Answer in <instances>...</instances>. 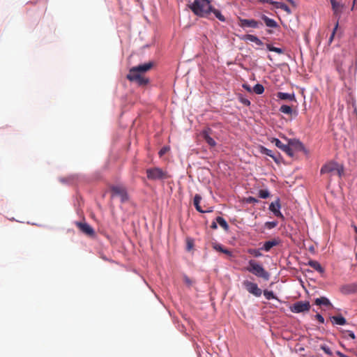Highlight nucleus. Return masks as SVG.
I'll return each mask as SVG.
<instances>
[{"label": "nucleus", "mask_w": 357, "mask_h": 357, "mask_svg": "<svg viewBox=\"0 0 357 357\" xmlns=\"http://www.w3.org/2000/svg\"><path fill=\"white\" fill-rule=\"evenodd\" d=\"M189 8L197 16L207 17L211 13V4L209 0H194L188 3Z\"/></svg>", "instance_id": "1"}, {"label": "nucleus", "mask_w": 357, "mask_h": 357, "mask_svg": "<svg viewBox=\"0 0 357 357\" xmlns=\"http://www.w3.org/2000/svg\"><path fill=\"white\" fill-rule=\"evenodd\" d=\"M244 269L258 278H261L265 280H269L270 274L268 272L264 269L262 265L255 260H250L248 266L245 267Z\"/></svg>", "instance_id": "2"}, {"label": "nucleus", "mask_w": 357, "mask_h": 357, "mask_svg": "<svg viewBox=\"0 0 357 357\" xmlns=\"http://www.w3.org/2000/svg\"><path fill=\"white\" fill-rule=\"evenodd\" d=\"M344 169L342 165L331 161L322 166L320 172L321 174H337L339 177H341L344 174Z\"/></svg>", "instance_id": "3"}, {"label": "nucleus", "mask_w": 357, "mask_h": 357, "mask_svg": "<svg viewBox=\"0 0 357 357\" xmlns=\"http://www.w3.org/2000/svg\"><path fill=\"white\" fill-rule=\"evenodd\" d=\"M146 173L147 178L151 181L165 180L170 178L167 171L158 167L147 169Z\"/></svg>", "instance_id": "4"}, {"label": "nucleus", "mask_w": 357, "mask_h": 357, "mask_svg": "<svg viewBox=\"0 0 357 357\" xmlns=\"http://www.w3.org/2000/svg\"><path fill=\"white\" fill-rule=\"evenodd\" d=\"M126 77L129 81L135 82L139 86H144L149 82V78L133 68L130 69Z\"/></svg>", "instance_id": "5"}, {"label": "nucleus", "mask_w": 357, "mask_h": 357, "mask_svg": "<svg viewBox=\"0 0 357 357\" xmlns=\"http://www.w3.org/2000/svg\"><path fill=\"white\" fill-rule=\"evenodd\" d=\"M242 284L250 294L254 295L256 297L261 296L262 291L260 288H259L257 284L245 280L243 282Z\"/></svg>", "instance_id": "6"}, {"label": "nucleus", "mask_w": 357, "mask_h": 357, "mask_svg": "<svg viewBox=\"0 0 357 357\" xmlns=\"http://www.w3.org/2000/svg\"><path fill=\"white\" fill-rule=\"evenodd\" d=\"M238 25L243 29L248 27L257 29L261 26L263 24L253 19H243L238 17Z\"/></svg>", "instance_id": "7"}, {"label": "nucleus", "mask_w": 357, "mask_h": 357, "mask_svg": "<svg viewBox=\"0 0 357 357\" xmlns=\"http://www.w3.org/2000/svg\"><path fill=\"white\" fill-rule=\"evenodd\" d=\"M310 309V304L309 301H298L291 307V311L294 313L308 312Z\"/></svg>", "instance_id": "8"}, {"label": "nucleus", "mask_w": 357, "mask_h": 357, "mask_svg": "<svg viewBox=\"0 0 357 357\" xmlns=\"http://www.w3.org/2000/svg\"><path fill=\"white\" fill-rule=\"evenodd\" d=\"M111 191L112 193V197L119 196L121 198L122 202H125L128 199V196L127 194L126 189L123 186H112L111 188Z\"/></svg>", "instance_id": "9"}, {"label": "nucleus", "mask_w": 357, "mask_h": 357, "mask_svg": "<svg viewBox=\"0 0 357 357\" xmlns=\"http://www.w3.org/2000/svg\"><path fill=\"white\" fill-rule=\"evenodd\" d=\"M77 227L84 234L89 236H93L95 235L94 229L85 222H76Z\"/></svg>", "instance_id": "10"}, {"label": "nucleus", "mask_w": 357, "mask_h": 357, "mask_svg": "<svg viewBox=\"0 0 357 357\" xmlns=\"http://www.w3.org/2000/svg\"><path fill=\"white\" fill-rule=\"evenodd\" d=\"M212 130L207 128L203 130L201 132V136L206 141V142L211 146L214 147L216 146V142L213 138L211 137Z\"/></svg>", "instance_id": "11"}, {"label": "nucleus", "mask_w": 357, "mask_h": 357, "mask_svg": "<svg viewBox=\"0 0 357 357\" xmlns=\"http://www.w3.org/2000/svg\"><path fill=\"white\" fill-rule=\"evenodd\" d=\"M272 143H274L275 145L279 148L280 150L286 153L289 156H293L294 153L292 149L290 148L289 144H284L281 141H280L277 138H273L271 140Z\"/></svg>", "instance_id": "12"}, {"label": "nucleus", "mask_w": 357, "mask_h": 357, "mask_svg": "<svg viewBox=\"0 0 357 357\" xmlns=\"http://www.w3.org/2000/svg\"><path fill=\"white\" fill-rule=\"evenodd\" d=\"M280 199H278L275 202H272L270 204L269 210L272 211L276 217L284 219V215L280 211Z\"/></svg>", "instance_id": "13"}, {"label": "nucleus", "mask_w": 357, "mask_h": 357, "mask_svg": "<svg viewBox=\"0 0 357 357\" xmlns=\"http://www.w3.org/2000/svg\"><path fill=\"white\" fill-rule=\"evenodd\" d=\"M340 291L343 294H354L357 291V284H347L342 285L340 288Z\"/></svg>", "instance_id": "14"}, {"label": "nucleus", "mask_w": 357, "mask_h": 357, "mask_svg": "<svg viewBox=\"0 0 357 357\" xmlns=\"http://www.w3.org/2000/svg\"><path fill=\"white\" fill-rule=\"evenodd\" d=\"M280 243L279 238H273L271 241H266L261 249L266 252H268L273 247L278 245Z\"/></svg>", "instance_id": "15"}, {"label": "nucleus", "mask_w": 357, "mask_h": 357, "mask_svg": "<svg viewBox=\"0 0 357 357\" xmlns=\"http://www.w3.org/2000/svg\"><path fill=\"white\" fill-rule=\"evenodd\" d=\"M153 66V63L152 61H149L148 63L139 65L137 66L132 67L133 68L137 69V70L142 74L150 70Z\"/></svg>", "instance_id": "16"}, {"label": "nucleus", "mask_w": 357, "mask_h": 357, "mask_svg": "<svg viewBox=\"0 0 357 357\" xmlns=\"http://www.w3.org/2000/svg\"><path fill=\"white\" fill-rule=\"evenodd\" d=\"M201 199H202V197L199 194H196L195 195L194 199H193V204H194V206H195L196 210L197 211H199V213H202L211 212L212 210H206V211L202 210V207L199 205Z\"/></svg>", "instance_id": "17"}, {"label": "nucleus", "mask_w": 357, "mask_h": 357, "mask_svg": "<svg viewBox=\"0 0 357 357\" xmlns=\"http://www.w3.org/2000/svg\"><path fill=\"white\" fill-rule=\"evenodd\" d=\"M314 303L317 305H325L328 307H333V305L329 301V299L324 296L316 298L314 301Z\"/></svg>", "instance_id": "18"}, {"label": "nucleus", "mask_w": 357, "mask_h": 357, "mask_svg": "<svg viewBox=\"0 0 357 357\" xmlns=\"http://www.w3.org/2000/svg\"><path fill=\"white\" fill-rule=\"evenodd\" d=\"M332 6V9L333 10L335 15H339L342 13V9L343 6L340 3L337 2L336 0L333 1L331 3Z\"/></svg>", "instance_id": "19"}, {"label": "nucleus", "mask_w": 357, "mask_h": 357, "mask_svg": "<svg viewBox=\"0 0 357 357\" xmlns=\"http://www.w3.org/2000/svg\"><path fill=\"white\" fill-rule=\"evenodd\" d=\"M261 19L268 27L275 28L278 26V24L274 20L269 18L265 15L261 16Z\"/></svg>", "instance_id": "20"}, {"label": "nucleus", "mask_w": 357, "mask_h": 357, "mask_svg": "<svg viewBox=\"0 0 357 357\" xmlns=\"http://www.w3.org/2000/svg\"><path fill=\"white\" fill-rule=\"evenodd\" d=\"M277 97L281 100H295V95L294 93H288L284 92H278L277 93Z\"/></svg>", "instance_id": "21"}, {"label": "nucleus", "mask_w": 357, "mask_h": 357, "mask_svg": "<svg viewBox=\"0 0 357 357\" xmlns=\"http://www.w3.org/2000/svg\"><path fill=\"white\" fill-rule=\"evenodd\" d=\"M243 39L245 40H249L250 42H253L256 43L257 45H262L263 42L259 39L256 36L251 35V34H247L245 35L243 37Z\"/></svg>", "instance_id": "22"}, {"label": "nucleus", "mask_w": 357, "mask_h": 357, "mask_svg": "<svg viewBox=\"0 0 357 357\" xmlns=\"http://www.w3.org/2000/svg\"><path fill=\"white\" fill-rule=\"evenodd\" d=\"M308 265L320 273H324V269L321 266V264L317 261L311 260L308 262Z\"/></svg>", "instance_id": "23"}, {"label": "nucleus", "mask_w": 357, "mask_h": 357, "mask_svg": "<svg viewBox=\"0 0 357 357\" xmlns=\"http://www.w3.org/2000/svg\"><path fill=\"white\" fill-rule=\"evenodd\" d=\"M331 319L337 325L343 326L347 324L346 319L343 317L342 315L339 316H333L331 317Z\"/></svg>", "instance_id": "24"}, {"label": "nucleus", "mask_w": 357, "mask_h": 357, "mask_svg": "<svg viewBox=\"0 0 357 357\" xmlns=\"http://www.w3.org/2000/svg\"><path fill=\"white\" fill-rule=\"evenodd\" d=\"M260 152L263 154H265L266 155H268L270 157H271L276 162H278V159L273 154V152L270 149H268L267 148L264 147V146H261L260 147Z\"/></svg>", "instance_id": "25"}, {"label": "nucleus", "mask_w": 357, "mask_h": 357, "mask_svg": "<svg viewBox=\"0 0 357 357\" xmlns=\"http://www.w3.org/2000/svg\"><path fill=\"white\" fill-rule=\"evenodd\" d=\"M213 248L219 252H221L222 253H225L229 256H231V252L227 249L224 248L220 244H215L213 245Z\"/></svg>", "instance_id": "26"}, {"label": "nucleus", "mask_w": 357, "mask_h": 357, "mask_svg": "<svg viewBox=\"0 0 357 357\" xmlns=\"http://www.w3.org/2000/svg\"><path fill=\"white\" fill-rule=\"evenodd\" d=\"M216 222L218 223L225 230H228L229 229V225L227 224V222H226V220L220 217V216H218L216 218Z\"/></svg>", "instance_id": "27"}, {"label": "nucleus", "mask_w": 357, "mask_h": 357, "mask_svg": "<svg viewBox=\"0 0 357 357\" xmlns=\"http://www.w3.org/2000/svg\"><path fill=\"white\" fill-rule=\"evenodd\" d=\"M280 112L282 113L291 115L293 112L291 107L286 105H283L280 108Z\"/></svg>", "instance_id": "28"}, {"label": "nucleus", "mask_w": 357, "mask_h": 357, "mask_svg": "<svg viewBox=\"0 0 357 357\" xmlns=\"http://www.w3.org/2000/svg\"><path fill=\"white\" fill-rule=\"evenodd\" d=\"M211 13L221 22L225 21V17L221 14L220 11L211 7Z\"/></svg>", "instance_id": "29"}, {"label": "nucleus", "mask_w": 357, "mask_h": 357, "mask_svg": "<svg viewBox=\"0 0 357 357\" xmlns=\"http://www.w3.org/2000/svg\"><path fill=\"white\" fill-rule=\"evenodd\" d=\"M248 252L255 257H260L262 256V253L259 249L250 248L248 250Z\"/></svg>", "instance_id": "30"}, {"label": "nucleus", "mask_w": 357, "mask_h": 357, "mask_svg": "<svg viewBox=\"0 0 357 357\" xmlns=\"http://www.w3.org/2000/svg\"><path fill=\"white\" fill-rule=\"evenodd\" d=\"M253 91L256 93V94H258V95H260L261 93H264V87L263 86V85L260 84H257L256 85L254 86L253 87Z\"/></svg>", "instance_id": "31"}, {"label": "nucleus", "mask_w": 357, "mask_h": 357, "mask_svg": "<svg viewBox=\"0 0 357 357\" xmlns=\"http://www.w3.org/2000/svg\"><path fill=\"white\" fill-rule=\"evenodd\" d=\"M266 47L271 52H274L280 54L283 53V50L281 48L273 47L270 44H266Z\"/></svg>", "instance_id": "32"}, {"label": "nucleus", "mask_w": 357, "mask_h": 357, "mask_svg": "<svg viewBox=\"0 0 357 357\" xmlns=\"http://www.w3.org/2000/svg\"><path fill=\"white\" fill-rule=\"evenodd\" d=\"M263 294H264V296H265V298L267 299V300H271V299H275L277 298L275 297V296L274 295L273 292L271 291H268V290H264L263 291Z\"/></svg>", "instance_id": "33"}, {"label": "nucleus", "mask_w": 357, "mask_h": 357, "mask_svg": "<svg viewBox=\"0 0 357 357\" xmlns=\"http://www.w3.org/2000/svg\"><path fill=\"white\" fill-rule=\"evenodd\" d=\"M270 196V193L267 190H260L259 191V197L262 199H266Z\"/></svg>", "instance_id": "34"}, {"label": "nucleus", "mask_w": 357, "mask_h": 357, "mask_svg": "<svg viewBox=\"0 0 357 357\" xmlns=\"http://www.w3.org/2000/svg\"><path fill=\"white\" fill-rule=\"evenodd\" d=\"M338 25H339V22H338V21H337V22H336V24L335 25V27H334V29L333 30V32H332V33H331V36L329 38V40H328V43L329 44H331L333 42V40L335 32H336V31H337V29L338 28Z\"/></svg>", "instance_id": "35"}, {"label": "nucleus", "mask_w": 357, "mask_h": 357, "mask_svg": "<svg viewBox=\"0 0 357 357\" xmlns=\"http://www.w3.org/2000/svg\"><path fill=\"white\" fill-rule=\"evenodd\" d=\"M320 348L328 356H332L333 353L331 351V350L330 349V348L326 345V344H322L321 345Z\"/></svg>", "instance_id": "36"}, {"label": "nucleus", "mask_w": 357, "mask_h": 357, "mask_svg": "<svg viewBox=\"0 0 357 357\" xmlns=\"http://www.w3.org/2000/svg\"><path fill=\"white\" fill-rule=\"evenodd\" d=\"M278 225V222L273 221V222H266L265 223V226L267 229H271L274 227H275Z\"/></svg>", "instance_id": "37"}, {"label": "nucleus", "mask_w": 357, "mask_h": 357, "mask_svg": "<svg viewBox=\"0 0 357 357\" xmlns=\"http://www.w3.org/2000/svg\"><path fill=\"white\" fill-rule=\"evenodd\" d=\"M280 8L290 14L291 13L290 8L284 3L282 2L281 5H280Z\"/></svg>", "instance_id": "38"}, {"label": "nucleus", "mask_w": 357, "mask_h": 357, "mask_svg": "<svg viewBox=\"0 0 357 357\" xmlns=\"http://www.w3.org/2000/svg\"><path fill=\"white\" fill-rule=\"evenodd\" d=\"M239 100L244 105L249 106L250 105V101L248 99L243 98L242 96L239 97Z\"/></svg>", "instance_id": "39"}, {"label": "nucleus", "mask_w": 357, "mask_h": 357, "mask_svg": "<svg viewBox=\"0 0 357 357\" xmlns=\"http://www.w3.org/2000/svg\"><path fill=\"white\" fill-rule=\"evenodd\" d=\"M74 180V176H70L68 178H61L60 181L61 183H70Z\"/></svg>", "instance_id": "40"}, {"label": "nucleus", "mask_w": 357, "mask_h": 357, "mask_svg": "<svg viewBox=\"0 0 357 357\" xmlns=\"http://www.w3.org/2000/svg\"><path fill=\"white\" fill-rule=\"evenodd\" d=\"M193 245H194L193 241L190 239H188L187 241V250H190L192 249V248L193 247Z\"/></svg>", "instance_id": "41"}, {"label": "nucleus", "mask_w": 357, "mask_h": 357, "mask_svg": "<svg viewBox=\"0 0 357 357\" xmlns=\"http://www.w3.org/2000/svg\"><path fill=\"white\" fill-rule=\"evenodd\" d=\"M169 150V149L168 147H163L160 149V151H159V155L160 156L163 155L165 153H167L168 151Z\"/></svg>", "instance_id": "42"}, {"label": "nucleus", "mask_w": 357, "mask_h": 357, "mask_svg": "<svg viewBox=\"0 0 357 357\" xmlns=\"http://www.w3.org/2000/svg\"><path fill=\"white\" fill-rule=\"evenodd\" d=\"M315 317L320 323H324V318L320 314H317Z\"/></svg>", "instance_id": "43"}, {"label": "nucleus", "mask_w": 357, "mask_h": 357, "mask_svg": "<svg viewBox=\"0 0 357 357\" xmlns=\"http://www.w3.org/2000/svg\"><path fill=\"white\" fill-rule=\"evenodd\" d=\"M346 333H347V335H349V337H350L351 339L354 340L356 338V335L354 334V333L351 331H347Z\"/></svg>", "instance_id": "44"}, {"label": "nucleus", "mask_w": 357, "mask_h": 357, "mask_svg": "<svg viewBox=\"0 0 357 357\" xmlns=\"http://www.w3.org/2000/svg\"><path fill=\"white\" fill-rule=\"evenodd\" d=\"M247 202H248V203H256V202H258V200H257L256 198H255V197H249L248 198V199H247Z\"/></svg>", "instance_id": "45"}, {"label": "nucleus", "mask_w": 357, "mask_h": 357, "mask_svg": "<svg viewBox=\"0 0 357 357\" xmlns=\"http://www.w3.org/2000/svg\"><path fill=\"white\" fill-rule=\"evenodd\" d=\"M282 2L274 1H273L271 5L274 6L276 8H280V5H281Z\"/></svg>", "instance_id": "46"}, {"label": "nucleus", "mask_w": 357, "mask_h": 357, "mask_svg": "<svg viewBox=\"0 0 357 357\" xmlns=\"http://www.w3.org/2000/svg\"><path fill=\"white\" fill-rule=\"evenodd\" d=\"M257 1L262 3H269V4H271V3L273 1V0H257Z\"/></svg>", "instance_id": "47"}, {"label": "nucleus", "mask_w": 357, "mask_h": 357, "mask_svg": "<svg viewBox=\"0 0 357 357\" xmlns=\"http://www.w3.org/2000/svg\"><path fill=\"white\" fill-rule=\"evenodd\" d=\"M243 87L245 90H247L248 91H249V92H250V91H252V90H251V87H250L249 85L246 84H244L243 85Z\"/></svg>", "instance_id": "48"}, {"label": "nucleus", "mask_w": 357, "mask_h": 357, "mask_svg": "<svg viewBox=\"0 0 357 357\" xmlns=\"http://www.w3.org/2000/svg\"><path fill=\"white\" fill-rule=\"evenodd\" d=\"M184 281H185V283H187L188 284H191L190 280L187 276L184 277Z\"/></svg>", "instance_id": "49"}, {"label": "nucleus", "mask_w": 357, "mask_h": 357, "mask_svg": "<svg viewBox=\"0 0 357 357\" xmlns=\"http://www.w3.org/2000/svg\"><path fill=\"white\" fill-rule=\"evenodd\" d=\"M212 229H217V225L215 222H213L211 226Z\"/></svg>", "instance_id": "50"}, {"label": "nucleus", "mask_w": 357, "mask_h": 357, "mask_svg": "<svg viewBox=\"0 0 357 357\" xmlns=\"http://www.w3.org/2000/svg\"><path fill=\"white\" fill-rule=\"evenodd\" d=\"M336 354L340 356V357H347L345 355H344L342 353H341L340 351H337Z\"/></svg>", "instance_id": "51"}, {"label": "nucleus", "mask_w": 357, "mask_h": 357, "mask_svg": "<svg viewBox=\"0 0 357 357\" xmlns=\"http://www.w3.org/2000/svg\"><path fill=\"white\" fill-rule=\"evenodd\" d=\"M354 231H355V232L356 234V236L355 237V239L357 241V227L356 226H354Z\"/></svg>", "instance_id": "52"}]
</instances>
